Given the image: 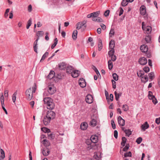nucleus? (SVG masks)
Masks as SVG:
<instances>
[{
	"label": "nucleus",
	"instance_id": "nucleus-1",
	"mask_svg": "<svg viewBox=\"0 0 160 160\" xmlns=\"http://www.w3.org/2000/svg\"><path fill=\"white\" fill-rule=\"evenodd\" d=\"M43 101L44 104H47L48 109L52 110L54 108V104L51 98L49 97L45 98H44Z\"/></svg>",
	"mask_w": 160,
	"mask_h": 160
},
{
	"label": "nucleus",
	"instance_id": "nucleus-2",
	"mask_svg": "<svg viewBox=\"0 0 160 160\" xmlns=\"http://www.w3.org/2000/svg\"><path fill=\"white\" fill-rule=\"evenodd\" d=\"M46 116L50 119L53 120L55 117L56 113L54 112L51 110H48L47 112Z\"/></svg>",
	"mask_w": 160,
	"mask_h": 160
},
{
	"label": "nucleus",
	"instance_id": "nucleus-3",
	"mask_svg": "<svg viewBox=\"0 0 160 160\" xmlns=\"http://www.w3.org/2000/svg\"><path fill=\"white\" fill-rule=\"evenodd\" d=\"M85 100L87 103L89 104L92 103L93 101L92 96L90 94H88L86 97Z\"/></svg>",
	"mask_w": 160,
	"mask_h": 160
},
{
	"label": "nucleus",
	"instance_id": "nucleus-4",
	"mask_svg": "<svg viewBox=\"0 0 160 160\" xmlns=\"http://www.w3.org/2000/svg\"><path fill=\"white\" fill-rule=\"evenodd\" d=\"M97 142H92L89 146H86L87 149L88 150L91 149H96L98 148V146L96 144Z\"/></svg>",
	"mask_w": 160,
	"mask_h": 160
},
{
	"label": "nucleus",
	"instance_id": "nucleus-5",
	"mask_svg": "<svg viewBox=\"0 0 160 160\" xmlns=\"http://www.w3.org/2000/svg\"><path fill=\"white\" fill-rule=\"evenodd\" d=\"M79 84L80 86L82 88H84L86 86V82L85 79L83 78H81L79 80Z\"/></svg>",
	"mask_w": 160,
	"mask_h": 160
},
{
	"label": "nucleus",
	"instance_id": "nucleus-6",
	"mask_svg": "<svg viewBox=\"0 0 160 160\" xmlns=\"http://www.w3.org/2000/svg\"><path fill=\"white\" fill-rule=\"evenodd\" d=\"M118 124L120 126H123L125 124V121L120 116H119L118 118Z\"/></svg>",
	"mask_w": 160,
	"mask_h": 160
},
{
	"label": "nucleus",
	"instance_id": "nucleus-7",
	"mask_svg": "<svg viewBox=\"0 0 160 160\" xmlns=\"http://www.w3.org/2000/svg\"><path fill=\"white\" fill-rule=\"evenodd\" d=\"M138 62L140 64L144 65L147 63V60L146 58L144 57H142L139 59Z\"/></svg>",
	"mask_w": 160,
	"mask_h": 160
},
{
	"label": "nucleus",
	"instance_id": "nucleus-8",
	"mask_svg": "<svg viewBox=\"0 0 160 160\" xmlns=\"http://www.w3.org/2000/svg\"><path fill=\"white\" fill-rule=\"evenodd\" d=\"M146 13V9L144 5H142L140 8V13L141 15L144 16Z\"/></svg>",
	"mask_w": 160,
	"mask_h": 160
},
{
	"label": "nucleus",
	"instance_id": "nucleus-9",
	"mask_svg": "<svg viewBox=\"0 0 160 160\" xmlns=\"http://www.w3.org/2000/svg\"><path fill=\"white\" fill-rule=\"evenodd\" d=\"M149 127V125L147 122H145L141 126V130L142 131H145L146 129Z\"/></svg>",
	"mask_w": 160,
	"mask_h": 160
},
{
	"label": "nucleus",
	"instance_id": "nucleus-10",
	"mask_svg": "<svg viewBox=\"0 0 160 160\" xmlns=\"http://www.w3.org/2000/svg\"><path fill=\"white\" fill-rule=\"evenodd\" d=\"M141 51L143 53L146 52L148 50V47L146 45H142L140 47Z\"/></svg>",
	"mask_w": 160,
	"mask_h": 160
},
{
	"label": "nucleus",
	"instance_id": "nucleus-11",
	"mask_svg": "<svg viewBox=\"0 0 160 160\" xmlns=\"http://www.w3.org/2000/svg\"><path fill=\"white\" fill-rule=\"evenodd\" d=\"M63 77L64 75L61 73L58 74L55 76V77L54 78V80L55 82H56L58 81L57 79H61Z\"/></svg>",
	"mask_w": 160,
	"mask_h": 160
},
{
	"label": "nucleus",
	"instance_id": "nucleus-12",
	"mask_svg": "<svg viewBox=\"0 0 160 160\" xmlns=\"http://www.w3.org/2000/svg\"><path fill=\"white\" fill-rule=\"evenodd\" d=\"M48 92L50 94H52L54 93V86L49 85L48 86Z\"/></svg>",
	"mask_w": 160,
	"mask_h": 160
},
{
	"label": "nucleus",
	"instance_id": "nucleus-13",
	"mask_svg": "<svg viewBox=\"0 0 160 160\" xmlns=\"http://www.w3.org/2000/svg\"><path fill=\"white\" fill-rule=\"evenodd\" d=\"M92 21L95 20V19L98 17L100 14V11H99L94 12L92 13Z\"/></svg>",
	"mask_w": 160,
	"mask_h": 160
},
{
	"label": "nucleus",
	"instance_id": "nucleus-14",
	"mask_svg": "<svg viewBox=\"0 0 160 160\" xmlns=\"http://www.w3.org/2000/svg\"><path fill=\"white\" fill-rule=\"evenodd\" d=\"M51 120V119L49 118L48 117H47L46 116L44 118L43 122L45 125L47 126L50 123Z\"/></svg>",
	"mask_w": 160,
	"mask_h": 160
},
{
	"label": "nucleus",
	"instance_id": "nucleus-15",
	"mask_svg": "<svg viewBox=\"0 0 160 160\" xmlns=\"http://www.w3.org/2000/svg\"><path fill=\"white\" fill-rule=\"evenodd\" d=\"M115 46V41L113 40H111L109 43V49H114Z\"/></svg>",
	"mask_w": 160,
	"mask_h": 160
},
{
	"label": "nucleus",
	"instance_id": "nucleus-16",
	"mask_svg": "<svg viewBox=\"0 0 160 160\" xmlns=\"http://www.w3.org/2000/svg\"><path fill=\"white\" fill-rule=\"evenodd\" d=\"M55 77V72L53 71H51L49 75L48 76V78L50 79H53L54 80V78Z\"/></svg>",
	"mask_w": 160,
	"mask_h": 160
},
{
	"label": "nucleus",
	"instance_id": "nucleus-17",
	"mask_svg": "<svg viewBox=\"0 0 160 160\" xmlns=\"http://www.w3.org/2000/svg\"><path fill=\"white\" fill-rule=\"evenodd\" d=\"M80 74V71L78 70L73 71L71 73L72 76L74 78H77L79 76Z\"/></svg>",
	"mask_w": 160,
	"mask_h": 160
},
{
	"label": "nucleus",
	"instance_id": "nucleus-18",
	"mask_svg": "<svg viewBox=\"0 0 160 160\" xmlns=\"http://www.w3.org/2000/svg\"><path fill=\"white\" fill-rule=\"evenodd\" d=\"M42 154L44 156H47L49 153L50 151L47 148H43L42 151Z\"/></svg>",
	"mask_w": 160,
	"mask_h": 160
},
{
	"label": "nucleus",
	"instance_id": "nucleus-19",
	"mask_svg": "<svg viewBox=\"0 0 160 160\" xmlns=\"http://www.w3.org/2000/svg\"><path fill=\"white\" fill-rule=\"evenodd\" d=\"M88 127V123L86 122H83L81 123L80 125V128L82 130H86Z\"/></svg>",
	"mask_w": 160,
	"mask_h": 160
},
{
	"label": "nucleus",
	"instance_id": "nucleus-20",
	"mask_svg": "<svg viewBox=\"0 0 160 160\" xmlns=\"http://www.w3.org/2000/svg\"><path fill=\"white\" fill-rule=\"evenodd\" d=\"M67 65L65 62H62L58 65V68L60 70H63L65 69L67 67Z\"/></svg>",
	"mask_w": 160,
	"mask_h": 160
},
{
	"label": "nucleus",
	"instance_id": "nucleus-21",
	"mask_svg": "<svg viewBox=\"0 0 160 160\" xmlns=\"http://www.w3.org/2000/svg\"><path fill=\"white\" fill-rule=\"evenodd\" d=\"M90 139L92 142H97L98 141V137L96 135H92Z\"/></svg>",
	"mask_w": 160,
	"mask_h": 160
},
{
	"label": "nucleus",
	"instance_id": "nucleus-22",
	"mask_svg": "<svg viewBox=\"0 0 160 160\" xmlns=\"http://www.w3.org/2000/svg\"><path fill=\"white\" fill-rule=\"evenodd\" d=\"M86 22H79L77 24V27L76 29H80L82 27L84 26L86 23Z\"/></svg>",
	"mask_w": 160,
	"mask_h": 160
},
{
	"label": "nucleus",
	"instance_id": "nucleus-23",
	"mask_svg": "<svg viewBox=\"0 0 160 160\" xmlns=\"http://www.w3.org/2000/svg\"><path fill=\"white\" fill-rule=\"evenodd\" d=\"M73 68L71 66L67 67L66 70V72L68 73L71 74L72 73L73 71Z\"/></svg>",
	"mask_w": 160,
	"mask_h": 160
},
{
	"label": "nucleus",
	"instance_id": "nucleus-24",
	"mask_svg": "<svg viewBox=\"0 0 160 160\" xmlns=\"http://www.w3.org/2000/svg\"><path fill=\"white\" fill-rule=\"evenodd\" d=\"M127 141V139L125 137H122V142H121V145L122 146L121 148H122L125 145Z\"/></svg>",
	"mask_w": 160,
	"mask_h": 160
},
{
	"label": "nucleus",
	"instance_id": "nucleus-25",
	"mask_svg": "<svg viewBox=\"0 0 160 160\" xmlns=\"http://www.w3.org/2000/svg\"><path fill=\"white\" fill-rule=\"evenodd\" d=\"M114 94L116 100L118 101L120 97L122 95V92H119L118 93H117V92L116 91L114 92Z\"/></svg>",
	"mask_w": 160,
	"mask_h": 160
},
{
	"label": "nucleus",
	"instance_id": "nucleus-26",
	"mask_svg": "<svg viewBox=\"0 0 160 160\" xmlns=\"http://www.w3.org/2000/svg\"><path fill=\"white\" fill-rule=\"evenodd\" d=\"M39 38L38 37L37 38V39L35 41L34 43V46H33V48H34V51L37 53V42L38 40L39 39Z\"/></svg>",
	"mask_w": 160,
	"mask_h": 160
},
{
	"label": "nucleus",
	"instance_id": "nucleus-27",
	"mask_svg": "<svg viewBox=\"0 0 160 160\" xmlns=\"http://www.w3.org/2000/svg\"><path fill=\"white\" fill-rule=\"evenodd\" d=\"M102 42L101 39H98V50L100 51L102 49Z\"/></svg>",
	"mask_w": 160,
	"mask_h": 160
},
{
	"label": "nucleus",
	"instance_id": "nucleus-28",
	"mask_svg": "<svg viewBox=\"0 0 160 160\" xmlns=\"http://www.w3.org/2000/svg\"><path fill=\"white\" fill-rule=\"evenodd\" d=\"M42 142L43 144L46 147H48L50 145V142L47 139H44Z\"/></svg>",
	"mask_w": 160,
	"mask_h": 160
},
{
	"label": "nucleus",
	"instance_id": "nucleus-29",
	"mask_svg": "<svg viewBox=\"0 0 160 160\" xmlns=\"http://www.w3.org/2000/svg\"><path fill=\"white\" fill-rule=\"evenodd\" d=\"M78 31L77 30H74L73 32L72 37L73 39L75 40L77 38Z\"/></svg>",
	"mask_w": 160,
	"mask_h": 160
},
{
	"label": "nucleus",
	"instance_id": "nucleus-30",
	"mask_svg": "<svg viewBox=\"0 0 160 160\" xmlns=\"http://www.w3.org/2000/svg\"><path fill=\"white\" fill-rule=\"evenodd\" d=\"M41 130L45 133L47 132L48 133L51 132L50 130L46 127H43L41 128Z\"/></svg>",
	"mask_w": 160,
	"mask_h": 160
},
{
	"label": "nucleus",
	"instance_id": "nucleus-31",
	"mask_svg": "<svg viewBox=\"0 0 160 160\" xmlns=\"http://www.w3.org/2000/svg\"><path fill=\"white\" fill-rule=\"evenodd\" d=\"M30 88H29L25 92L26 96V98L28 99H29L30 98Z\"/></svg>",
	"mask_w": 160,
	"mask_h": 160
},
{
	"label": "nucleus",
	"instance_id": "nucleus-32",
	"mask_svg": "<svg viewBox=\"0 0 160 160\" xmlns=\"http://www.w3.org/2000/svg\"><path fill=\"white\" fill-rule=\"evenodd\" d=\"M96 123L97 121L94 119H92L90 122V125L93 127L95 126L96 125Z\"/></svg>",
	"mask_w": 160,
	"mask_h": 160
},
{
	"label": "nucleus",
	"instance_id": "nucleus-33",
	"mask_svg": "<svg viewBox=\"0 0 160 160\" xmlns=\"http://www.w3.org/2000/svg\"><path fill=\"white\" fill-rule=\"evenodd\" d=\"M48 138L49 139L53 140L54 139L55 137V134L52 133L48 134Z\"/></svg>",
	"mask_w": 160,
	"mask_h": 160
},
{
	"label": "nucleus",
	"instance_id": "nucleus-34",
	"mask_svg": "<svg viewBox=\"0 0 160 160\" xmlns=\"http://www.w3.org/2000/svg\"><path fill=\"white\" fill-rule=\"evenodd\" d=\"M137 74L138 77H141L144 74V72L143 71L140 70L139 72H137Z\"/></svg>",
	"mask_w": 160,
	"mask_h": 160
},
{
	"label": "nucleus",
	"instance_id": "nucleus-35",
	"mask_svg": "<svg viewBox=\"0 0 160 160\" xmlns=\"http://www.w3.org/2000/svg\"><path fill=\"white\" fill-rule=\"evenodd\" d=\"M108 68L109 70H111L113 68V64L111 60H109L108 62Z\"/></svg>",
	"mask_w": 160,
	"mask_h": 160
},
{
	"label": "nucleus",
	"instance_id": "nucleus-36",
	"mask_svg": "<svg viewBox=\"0 0 160 160\" xmlns=\"http://www.w3.org/2000/svg\"><path fill=\"white\" fill-rule=\"evenodd\" d=\"M129 2L128 0H122L121 2V5L122 6H126Z\"/></svg>",
	"mask_w": 160,
	"mask_h": 160
},
{
	"label": "nucleus",
	"instance_id": "nucleus-37",
	"mask_svg": "<svg viewBox=\"0 0 160 160\" xmlns=\"http://www.w3.org/2000/svg\"><path fill=\"white\" fill-rule=\"evenodd\" d=\"M17 94V91H16L13 94L12 96V100L14 103H15L16 100V95Z\"/></svg>",
	"mask_w": 160,
	"mask_h": 160
},
{
	"label": "nucleus",
	"instance_id": "nucleus-38",
	"mask_svg": "<svg viewBox=\"0 0 160 160\" xmlns=\"http://www.w3.org/2000/svg\"><path fill=\"white\" fill-rule=\"evenodd\" d=\"M58 39L57 38H55L54 40V43L52 45L51 47V48L52 49H53L55 47L58 43Z\"/></svg>",
	"mask_w": 160,
	"mask_h": 160
},
{
	"label": "nucleus",
	"instance_id": "nucleus-39",
	"mask_svg": "<svg viewBox=\"0 0 160 160\" xmlns=\"http://www.w3.org/2000/svg\"><path fill=\"white\" fill-rule=\"evenodd\" d=\"M149 78L151 79V81L154 78V73L153 72H151L148 74Z\"/></svg>",
	"mask_w": 160,
	"mask_h": 160
},
{
	"label": "nucleus",
	"instance_id": "nucleus-40",
	"mask_svg": "<svg viewBox=\"0 0 160 160\" xmlns=\"http://www.w3.org/2000/svg\"><path fill=\"white\" fill-rule=\"evenodd\" d=\"M115 50L114 49H111L108 52V55L109 57L114 55Z\"/></svg>",
	"mask_w": 160,
	"mask_h": 160
},
{
	"label": "nucleus",
	"instance_id": "nucleus-41",
	"mask_svg": "<svg viewBox=\"0 0 160 160\" xmlns=\"http://www.w3.org/2000/svg\"><path fill=\"white\" fill-rule=\"evenodd\" d=\"M122 108L123 110L125 112L127 111L129 109V107L126 104L123 105Z\"/></svg>",
	"mask_w": 160,
	"mask_h": 160
},
{
	"label": "nucleus",
	"instance_id": "nucleus-42",
	"mask_svg": "<svg viewBox=\"0 0 160 160\" xmlns=\"http://www.w3.org/2000/svg\"><path fill=\"white\" fill-rule=\"evenodd\" d=\"M48 52H46L42 56V58L40 60V62H42L44 61L46 58V57L48 55Z\"/></svg>",
	"mask_w": 160,
	"mask_h": 160
},
{
	"label": "nucleus",
	"instance_id": "nucleus-43",
	"mask_svg": "<svg viewBox=\"0 0 160 160\" xmlns=\"http://www.w3.org/2000/svg\"><path fill=\"white\" fill-rule=\"evenodd\" d=\"M145 40L147 43L150 42L151 41V37L150 36L148 35L146 36Z\"/></svg>",
	"mask_w": 160,
	"mask_h": 160
},
{
	"label": "nucleus",
	"instance_id": "nucleus-44",
	"mask_svg": "<svg viewBox=\"0 0 160 160\" xmlns=\"http://www.w3.org/2000/svg\"><path fill=\"white\" fill-rule=\"evenodd\" d=\"M57 140V143H62L63 138L61 137H59V135H58L57 138H56Z\"/></svg>",
	"mask_w": 160,
	"mask_h": 160
},
{
	"label": "nucleus",
	"instance_id": "nucleus-45",
	"mask_svg": "<svg viewBox=\"0 0 160 160\" xmlns=\"http://www.w3.org/2000/svg\"><path fill=\"white\" fill-rule=\"evenodd\" d=\"M124 132L126 135L129 136L132 134V132L130 131V129H125L124 131Z\"/></svg>",
	"mask_w": 160,
	"mask_h": 160
},
{
	"label": "nucleus",
	"instance_id": "nucleus-46",
	"mask_svg": "<svg viewBox=\"0 0 160 160\" xmlns=\"http://www.w3.org/2000/svg\"><path fill=\"white\" fill-rule=\"evenodd\" d=\"M152 98H150V99L152 100L153 103L154 104H156L158 103V101L155 96H152Z\"/></svg>",
	"mask_w": 160,
	"mask_h": 160
},
{
	"label": "nucleus",
	"instance_id": "nucleus-47",
	"mask_svg": "<svg viewBox=\"0 0 160 160\" xmlns=\"http://www.w3.org/2000/svg\"><path fill=\"white\" fill-rule=\"evenodd\" d=\"M97 18H96L95 19V20H93V21H97L98 22H103V20L102 18H101L98 17Z\"/></svg>",
	"mask_w": 160,
	"mask_h": 160
},
{
	"label": "nucleus",
	"instance_id": "nucleus-48",
	"mask_svg": "<svg viewBox=\"0 0 160 160\" xmlns=\"http://www.w3.org/2000/svg\"><path fill=\"white\" fill-rule=\"evenodd\" d=\"M118 75L114 73L112 74V77L113 79L115 81H117L118 80Z\"/></svg>",
	"mask_w": 160,
	"mask_h": 160
},
{
	"label": "nucleus",
	"instance_id": "nucleus-49",
	"mask_svg": "<svg viewBox=\"0 0 160 160\" xmlns=\"http://www.w3.org/2000/svg\"><path fill=\"white\" fill-rule=\"evenodd\" d=\"M132 155V153L130 151H129L128 152L124 154V157H131Z\"/></svg>",
	"mask_w": 160,
	"mask_h": 160
},
{
	"label": "nucleus",
	"instance_id": "nucleus-50",
	"mask_svg": "<svg viewBox=\"0 0 160 160\" xmlns=\"http://www.w3.org/2000/svg\"><path fill=\"white\" fill-rule=\"evenodd\" d=\"M142 78H144L145 80V81H143L141 79L142 82H143L144 83H146L148 80V78L147 75H145L144 76V78L142 77Z\"/></svg>",
	"mask_w": 160,
	"mask_h": 160
},
{
	"label": "nucleus",
	"instance_id": "nucleus-51",
	"mask_svg": "<svg viewBox=\"0 0 160 160\" xmlns=\"http://www.w3.org/2000/svg\"><path fill=\"white\" fill-rule=\"evenodd\" d=\"M114 33L115 32L114 29L111 28L109 32V37H112V36L114 35Z\"/></svg>",
	"mask_w": 160,
	"mask_h": 160
},
{
	"label": "nucleus",
	"instance_id": "nucleus-52",
	"mask_svg": "<svg viewBox=\"0 0 160 160\" xmlns=\"http://www.w3.org/2000/svg\"><path fill=\"white\" fill-rule=\"evenodd\" d=\"M0 152L1 154L0 156H2V157L3 158H5V152L2 149H0Z\"/></svg>",
	"mask_w": 160,
	"mask_h": 160
},
{
	"label": "nucleus",
	"instance_id": "nucleus-53",
	"mask_svg": "<svg viewBox=\"0 0 160 160\" xmlns=\"http://www.w3.org/2000/svg\"><path fill=\"white\" fill-rule=\"evenodd\" d=\"M37 89V85L36 83H34L33 86L32 87V92L35 93Z\"/></svg>",
	"mask_w": 160,
	"mask_h": 160
},
{
	"label": "nucleus",
	"instance_id": "nucleus-54",
	"mask_svg": "<svg viewBox=\"0 0 160 160\" xmlns=\"http://www.w3.org/2000/svg\"><path fill=\"white\" fill-rule=\"evenodd\" d=\"M44 34V32L43 31H39L37 33V35L39 37L42 36Z\"/></svg>",
	"mask_w": 160,
	"mask_h": 160
},
{
	"label": "nucleus",
	"instance_id": "nucleus-55",
	"mask_svg": "<svg viewBox=\"0 0 160 160\" xmlns=\"http://www.w3.org/2000/svg\"><path fill=\"white\" fill-rule=\"evenodd\" d=\"M142 140V138L141 137H140L137 139L136 140V142H137L138 144H139L141 142Z\"/></svg>",
	"mask_w": 160,
	"mask_h": 160
},
{
	"label": "nucleus",
	"instance_id": "nucleus-56",
	"mask_svg": "<svg viewBox=\"0 0 160 160\" xmlns=\"http://www.w3.org/2000/svg\"><path fill=\"white\" fill-rule=\"evenodd\" d=\"M92 142L90 139H88L86 140L85 143L87 145V146H90Z\"/></svg>",
	"mask_w": 160,
	"mask_h": 160
},
{
	"label": "nucleus",
	"instance_id": "nucleus-57",
	"mask_svg": "<svg viewBox=\"0 0 160 160\" xmlns=\"http://www.w3.org/2000/svg\"><path fill=\"white\" fill-rule=\"evenodd\" d=\"M143 70L146 73L150 71V68L148 67H145L143 68Z\"/></svg>",
	"mask_w": 160,
	"mask_h": 160
},
{
	"label": "nucleus",
	"instance_id": "nucleus-58",
	"mask_svg": "<svg viewBox=\"0 0 160 160\" xmlns=\"http://www.w3.org/2000/svg\"><path fill=\"white\" fill-rule=\"evenodd\" d=\"M146 31L148 33H150L152 30V28L150 26H147L146 28Z\"/></svg>",
	"mask_w": 160,
	"mask_h": 160
},
{
	"label": "nucleus",
	"instance_id": "nucleus-59",
	"mask_svg": "<svg viewBox=\"0 0 160 160\" xmlns=\"http://www.w3.org/2000/svg\"><path fill=\"white\" fill-rule=\"evenodd\" d=\"M111 124L112 126L113 129H115L116 128V125L115 123L114 122L113 120H112L111 121Z\"/></svg>",
	"mask_w": 160,
	"mask_h": 160
},
{
	"label": "nucleus",
	"instance_id": "nucleus-60",
	"mask_svg": "<svg viewBox=\"0 0 160 160\" xmlns=\"http://www.w3.org/2000/svg\"><path fill=\"white\" fill-rule=\"evenodd\" d=\"M111 58V61H112L113 62H114L116 61L117 57L115 55H113L110 57Z\"/></svg>",
	"mask_w": 160,
	"mask_h": 160
},
{
	"label": "nucleus",
	"instance_id": "nucleus-61",
	"mask_svg": "<svg viewBox=\"0 0 160 160\" xmlns=\"http://www.w3.org/2000/svg\"><path fill=\"white\" fill-rule=\"evenodd\" d=\"M93 69L95 72L96 73V74H97L98 76H99V75H100L98 71L95 66H94V68H93Z\"/></svg>",
	"mask_w": 160,
	"mask_h": 160
},
{
	"label": "nucleus",
	"instance_id": "nucleus-62",
	"mask_svg": "<svg viewBox=\"0 0 160 160\" xmlns=\"http://www.w3.org/2000/svg\"><path fill=\"white\" fill-rule=\"evenodd\" d=\"M109 12H110L109 10H106L104 12V15L105 17L108 16L109 15Z\"/></svg>",
	"mask_w": 160,
	"mask_h": 160
},
{
	"label": "nucleus",
	"instance_id": "nucleus-63",
	"mask_svg": "<svg viewBox=\"0 0 160 160\" xmlns=\"http://www.w3.org/2000/svg\"><path fill=\"white\" fill-rule=\"evenodd\" d=\"M112 88L114 89L116 88V82L115 81H114L113 80H112Z\"/></svg>",
	"mask_w": 160,
	"mask_h": 160
},
{
	"label": "nucleus",
	"instance_id": "nucleus-64",
	"mask_svg": "<svg viewBox=\"0 0 160 160\" xmlns=\"http://www.w3.org/2000/svg\"><path fill=\"white\" fill-rule=\"evenodd\" d=\"M155 122L158 125L160 123V117L159 118H156L155 120Z\"/></svg>",
	"mask_w": 160,
	"mask_h": 160
}]
</instances>
